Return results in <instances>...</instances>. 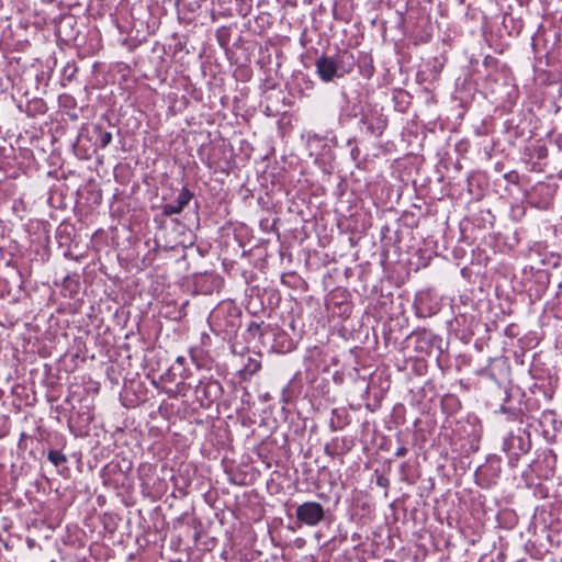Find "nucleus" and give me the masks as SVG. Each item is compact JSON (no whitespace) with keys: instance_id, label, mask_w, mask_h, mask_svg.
Wrapping results in <instances>:
<instances>
[{"instance_id":"f257e3e1","label":"nucleus","mask_w":562,"mask_h":562,"mask_svg":"<svg viewBox=\"0 0 562 562\" xmlns=\"http://www.w3.org/2000/svg\"><path fill=\"white\" fill-rule=\"evenodd\" d=\"M240 311L232 303H222L210 315L211 325L227 335L236 333L240 326Z\"/></svg>"},{"instance_id":"f03ea898","label":"nucleus","mask_w":562,"mask_h":562,"mask_svg":"<svg viewBox=\"0 0 562 562\" xmlns=\"http://www.w3.org/2000/svg\"><path fill=\"white\" fill-rule=\"evenodd\" d=\"M531 449L530 434L519 430L518 434H510L503 443V450L507 453L509 464L515 467L519 458Z\"/></svg>"},{"instance_id":"7ed1b4c3","label":"nucleus","mask_w":562,"mask_h":562,"mask_svg":"<svg viewBox=\"0 0 562 562\" xmlns=\"http://www.w3.org/2000/svg\"><path fill=\"white\" fill-rule=\"evenodd\" d=\"M359 124L369 136L380 137L387 126V117L381 109L369 106L362 110Z\"/></svg>"},{"instance_id":"20e7f679","label":"nucleus","mask_w":562,"mask_h":562,"mask_svg":"<svg viewBox=\"0 0 562 562\" xmlns=\"http://www.w3.org/2000/svg\"><path fill=\"white\" fill-rule=\"evenodd\" d=\"M269 350L278 353L290 352L294 348L292 338L282 328L278 326H267V331L263 334V344Z\"/></svg>"},{"instance_id":"39448f33","label":"nucleus","mask_w":562,"mask_h":562,"mask_svg":"<svg viewBox=\"0 0 562 562\" xmlns=\"http://www.w3.org/2000/svg\"><path fill=\"white\" fill-rule=\"evenodd\" d=\"M502 471L501 461L497 458H491L485 464L480 465L475 473V482L483 488H490L496 484V480Z\"/></svg>"},{"instance_id":"423d86ee","label":"nucleus","mask_w":562,"mask_h":562,"mask_svg":"<svg viewBox=\"0 0 562 562\" xmlns=\"http://www.w3.org/2000/svg\"><path fill=\"white\" fill-rule=\"evenodd\" d=\"M295 515L301 524L315 527L325 518V509L317 502H305L296 507Z\"/></svg>"},{"instance_id":"0eeeda50","label":"nucleus","mask_w":562,"mask_h":562,"mask_svg":"<svg viewBox=\"0 0 562 562\" xmlns=\"http://www.w3.org/2000/svg\"><path fill=\"white\" fill-rule=\"evenodd\" d=\"M194 387L196 398L201 402V405L205 406L218 400L223 394L222 384L212 379L200 380Z\"/></svg>"},{"instance_id":"6e6552de","label":"nucleus","mask_w":562,"mask_h":562,"mask_svg":"<svg viewBox=\"0 0 562 562\" xmlns=\"http://www.w3.org/2000/svg\"><path fill=\"white\" fill-rule=\"evenodd\" d=\"M193 196V192L188 187H182L179 194L173 201L164 203L161 205V214L164 216H172L176 214H180L184 210V207L190 203Z\"/></svg>"},{"instance_id":"1a4fd4ad","label":"nucleus","mask_w":562,"mask_h":562,"mask_svg":"<svg viewBox=\"0 0 562 562\" xmlns=\"http://www.w3.org/2000/svg\"><path fill=\"white\" fill-rule=\"evenodd\" d=\"M316 71L319 78L324 82H329L334 80V78H341L339 74V69L333 58V56H326L322 55L319 58H317L316 63Z\"/></svg>"},{"instance_id":"9d476101","label":"nucleus","mask_w":562,"mask_h":562,"mask_svg":"<svg viewBox=\"0 0 562 562\" xmlns=\"http://www.w3.org/2000/svg\"><path fill=\"white\" fill-rule=\"evenodd\" d=\"M223 280L217 274H202L195 279V288L202 294H212L218 291Z\"/></svg>"},{"instance_id":"9b49d317","label":"nucleus","mask_w":562,"mask_h":562,"mask_svg":"<svg viewBox=\"0 0 562 562\" xmlns=\"http://www.w3.org/2000/svg\"><path fill=\"white\" fill-rule=\"evenodd\" d=\"M340 76H345L350 74L356 65V58L353 54L348 49L338 50L335 56H333Z\"/></svg>"},{"instance_id":"f8f14e48","label":"nucleus","mask_w":562,"mask_h":562,"mask_svg":"<svg viewBox=\"0 0 562 562\" xmlns=\"http://www.w3.org/2000/svg\"><path fill=\"white\" fill-rule=\"evenodd\" d=\"M91 138L94 140V150L103 149L112 142V133L101 125H94L91 131Z\"/></svg>"},{"instance_id":"ddd939ff","label":"nucleus","mask_w":562,"mask_h":562,"mask_svg":"<svg viewBox=\"0 0 562 562\" xmlns=\"http://www.w3.org/2000/svg\"><path fill=\"white\" fill-rule=\"evenodd\" d=\"M349 424L348 414L344 411L333 409L329 427L333 431L340 430Z\"/></svg>"},{"instance_id":"4468645a","label":"nucleus","mask_w":562,"mask_h":562,"mask_svg":"<svg viewBox=\"0 0 562 562\" xmlns=\"http://www.w3.org/2000/svg\"><path fill=\"white\" fill-rule=\"evenodd\" d=\"M267 326L263 322H250L247 327V333L252 339H258L261 344H263V334L267 331Z\"/></svg>"},{"instance_id":"2eb2a0df","label":"nucleus","mask_w":562,"mask_h":562,"mask_svg":"<svg viewBox=\"0 0 562 562\" xmlns=\"http://www.w3.org/2000/svg\"><path fill=\"white\" fill-rule=\"evenodd\" d=\"M499 411L507 416L508 420L513 422H522L524 413L519 407H510L506 405H502Z\"/></svg>"},{"instance_id":"dca6fc26","label":"nucleus","mask_w":562,"mask_h":562,"mask_svg":"<svg viewBox=\"0 0 562 562\" xmlns=\"http://www.w3.org/2000/svg\"><path fill=\"white\" fill-rule=\"evenodd\" d=\"M412 337H416L418 341L424 342L428 346L432 345L434 334L427 329H418L412 333Z\"/></svg>"},{"instance_id":"f3484780","label":"nucleus","mask_w":562,"mask_h":562,"mask_svg":"<svg viewBox=\"0 0 562 562\" xmlns=\"http://www.w3.org/2000/svg\"><path fill=\"white\" fill-rule=\"evenodd\" d=\"M47 459L49 462H52L55 467L63 465L67 462V457L59 450H49L47 453Z\"/></svg>"},{"instance_id":"a211bd4d","label":"nucleus","mask_w":562,"mask_h":562,"mask_svg":"<svg viewBox=\"0 0 562 562\" xmlns=\"http://www.w3.org/2000/svg\"><path fill=\"white\" fill-rule=\"evenodd\" d=\"M63 290H68L69 296H74L79 290L78 280L67 276L63 282Z\"/></svg>"},{"instance_id":"6ab92c4d","label":"nucleus","mask_w":562,"mask_h":562,"mask_svg":"<svg viewBox=\"0 0 562 562\" xmlns=\"http://www.w3.org/2000/svg\"><path fill=\"white\" fill-rule=\"evenodd\" d=\"M77 72V67L75 63H68L64 68V75L69 79H72L75 74Z\"/></svg>"},{"instance_id":"aec40b11","label":"nucleus","mask_w":562,"mask_h":562,"mask_svg":"<svg viewBox=\"0 0 562 562\" xmlns=\"http://www.w3.org/2000/svg\"><path fill=\"white\" fill-rule=\"evenodd\" d=\"M260 368H261L260 362L257 360H254V359H249V362L246 366V370L249 371L250 373H256L257 371L260 370Z\"/></svg>"},{"instance_id":"412c9836","label":"nucleus","mask_w":562,"mask_h":562,"mask_svg":"<svg viewBox=\"0 0 562 562\" xmlns=\"http://www.w3.org/2000/svg\"><path fill=\"white\" fill-rule=\"evenodd\" d=\"M324 450L327 456L334 457L336 453V441L326 443Z\"/></svg>"},{"instance_id":"4be33fe9","label":"nucleus","mask_w":562,"mask_h":562,"mask_svg":"<svg viewBox=\"0 0 562 562\" xmlns=\"http://www.w3.org/2000/svg\"><path fill=\"white\" fill-rule=\"evenodd\" d=\"M292 381H290L282 390V400L288 403L290 397L288 395Z\"/></svg>"},{"instance_id":"5701e85b","label":"nucleus","mask_w":562,"mask_h":562,"mask_svg":"<svg viewBox=\"0 0 562 562\" xmlns=\"http://www.w3.org/2000/svg\"><path fill=\"white\" fill-rule=\"evenodd\" d=\"M406 453H407V448H405V447H400L395 451V456L398 457V458L406 456Z\"/></svg>"},{"instance_id":"b1692460","label":"nucleus","mask_w":562,"mask_h":562,"mask_svg":"<svg viewBox=\"0 0 562 562\" xmlns=\"http://www.w3.org/2000/svg\"><path fill=\"white\" fill-rule=\"evenodd\" d=\"M376 483H378V485L385 487L389 484V480L384 476H380L378 479Z\"/></svg>"},{"instance_id":"393cba45","label":"nucleus","mask_w":562,"mask_h":562,"mask_svg":"<svg viewBox=\"0 0 562 562\" xmlns=\"http://www.w3.org/2000/svg\"><path fill=\"white\" fill-rule=\"evenodd\" d=\"M26 546L29 549H33L36 546V541L33 538H26Z\"/></svg>"},{"instance_id":"a878e982","label":"nucleus","mask_w":562,"mask_h":562,"mask_svg":"<svg viewBox=\"0 0 562 562\" xmlns=\"http://www.w3.org/2000/svg\"><path fill=\"white\" fill-rule=\"evenodd\" d=\"M186 362V358L182 356L177 357L176 364L183 366Z\"/></svg>"},{"instance_id":"bb28decb","label":"nucleus","mask_w":562,"mask_h":562,"mask_svg":"<svg viewBox=\"0 0 562 562\" xmlns=\"http://www.w3.org/2000/svg\"><path fill=\"white\" fill-rule=\"evenodd\" d=\"M180 376L183 380H186V379H188L190 376V373L186 369H183L182 372H180Z\"/></svg>"},{"instance_id":"cd10ccee","label":"nucleus","mask_w":562,"mask_h":562,"mask_svg":"<svg viewBox=\"0 0 562 562\" xmlns=\"http://www.w3.org/2000/svg\"><path fill=\"white\" fill-rule=\"evenodd\" d=\"M139 471L142 473H144V472H151V467L150 465H143Z\"/></svg>"},{"instance_id":"c85d7f7f","label":"nucleus","mask_w":562,"mask_h":562,"mask_svg":"<svg viewBox=\"0 0 562 562\" xmlns=\"http://www.w3.org/2000/svg\"><path fill=\"white\" fill-rule=\"evenodd\" d=\"M26 438V435L24 432L21 434V437H20V443Z\"/></svg>"},{"instance_id":"c756f323","label":"nucleus","mask_w":562,"mask_h":562,"mask_svg":"<svg viewBox=\"0 0 562 562\" xmlns=\"http://www.w3.org/2000/svg\"><path fill=\"white\" fill-rule=\"evenodd\" d=\"M460 3H463V0H459Z\"/></svg>"}]
</instances>
